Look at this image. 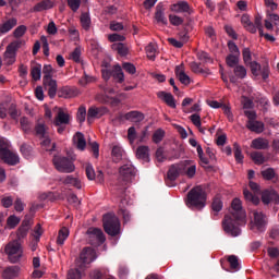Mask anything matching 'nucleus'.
I'll use <instances>...</instances> for the list:
<instances>
[{"label":"nucleus","instance_id":"obj_1","mask_svg":"<svg viewBox=\"0 0 279 279\" xmlns=\"http://www.w3.org/2000/svg\"><path fill=\"white\" fill-rule=\"evenodd\" d=\"M232 213L231 215H226L222 221V228L226 234L229 236H240L241 228L240 226H245V210H243V204L241 199L234 198L231 203Z\"/></svg>","mask_w":279,"mask_h":279},{"label":"nucleus","instance_id":"obj_2","mask_svg":"<svg viewBox=\"0 0 279 279\" xmlns=\"http://www.w3.org/2000/svg\"><path fill=\"white\" fill-rule=\"evenodd\" d=\"M186 206L192 210H202L206 206V192L202 186H195L187 193Z\"/></svg>","mask_w":279,"mask_h":279},{"label":"nucleus","instance_id":"obj_3","mask_svg":"<svg viewBox=\"0 0 279 279\" xmlns=\"http://www.w3.org/2000/svg\"><path fill=\"white\" fill-rule=\"evenodd\" d=\"M97 260V252L93 247H84L80 254L78 259H76L75 265L78 271H86L88 265Z\"/></svg>","mask_w":279,"mask_h":279},{"label":"nucleus","instance_id":"obj_4","mask_svg":"<svg viewBox=\"0 0 279 279\" xmlns=\"http://www.w3.org/2000/svg\"><path fill=\"white\" fill-rule=\"evenodd\" d=\"M4 252L12 264L20 263L23 258V245L19 240L9 242L4 247Z\"/></svg>","mask_w":279,"mask_h":279},{"label":"nucleus","instance_id":"obj_5","mask_svg":"<svg viewBox=\"0 0 279 279\" xmlns=\"http://www.w3.org/2000/svg\"><path fill=\"white\" fill-rule=\"evenodd\" d=\"M104 229L109 236H117V234L121 233V222L119 218L114 216V214H106L102 217Z\"/></svg>","mask_w":279,"mask_h":279},{"label":"nucleus","instance_id":"obj_6","mask_svg":"<svg viewBox=\"0 0 279 279\" xmlns=\"http://www.w3.org/2000/svg\"><path fill=\"white\" fill-rule=\"evenodd\" d=\"M52 162L60 173H73L75 171V163L66 157L57 155L53 157Z\"/></svg>","mask_w":279,"mask_h":279},{"label":"nucleus","instance_id":"obj_7","mask_svg":"<svg viewBox=\"0 0 279 279\" xmlns=\"http://www.w3.org/2000/svg\"><path fill=\"white\" fill-rule=\"evenodd\" d=\"M244 114L248 119L246 122L247 130L256 134H263V132H265V124L260 121H256V111L245 110Z\"/></svg>","mask_w":279,"mask_h":279},{"label":"nucleus","instance_id":"obj_8","mask_svg":"<svg viewBox=\"0 0 279 279\" xmlns=\"http://www.w3.org/2000/svg\"><path fill=\"white\" fill-rule=\"evenodd\" d=\"M266 227H267V220L263 215V211H258V210L253 211L251 230H254V231L257 230V232H265Z\"/></svg>","mask_w":279,"mask_h":279},{"label":"nucleus","instance_id":"obj_9","mask_svg":"<svg viewBox=\"0 0 279 279\" xmlns=\"http://www.w3.org/2000/svg\"><path fill=\"white\" fill-rule=\"evenodd\" d=\"M250 189L253 191L254 194H252L250 191L244 190V198L246 202H251V204H254L255 206H258L260 203V198L258 197V194L260 193V185L251 181L248 183Z\"/></svg>","mask_w":279,"mask_h":279},{"label":"nucleus","instance_id":"obj_10","mask_svg":"<svg viewBox=\"0 0 279 279\" xmlns=\"http://www.w3.org/2000/svg\"><path fill=\"white\" fill-rule=\"evenodd\" d=\"M87 236L90 245H101L106 242V235L99 228H89L87 230Z\"/></svg>","mask_w":279,"mask_h":279},{"label":"nucleus","instance_id":"obj_11","mask_svg":"<svg viewBox=\"0 0 279 279\" xmlns=\"http://www.w3.org/2000/svg\"><path fill=\"white\" fill-rule=\"evenodd\" d=\"M16 51H19V43L13 41L8 45L3 54L4 64L10 66L16 62Z\"/></svg>","mask_w":279,"mask_h":279},{"label":"nucleus","instance_id":"obj_12","mask_svg":"<svg viewBox=\"0 0 279 279\" xmlns=\"http://www.w3.org/2000/svg\"><path fill=\"white\" fill-rule=\"evenodd\" d=\"M181 171L182 175H186V178L193 179L195 178V173H197V166L193 160H185L181 162Z\"/></svg>","mask_w":279,"mask_h":279},{"label":"nucleus","instance_id":"obj_13","mask_svg":"<svg viewBox=\"0 0 279 279\" xmlns=\"http://www.w3.org/2000/svg\"><path fill=\"white\" fill-rule=\"evenodd\" d=\"M136 175V169L132 165H124L120 168V178L123 182H132Z\"/></svg>","mask_w":279,"mask_h":279},{"label":"nucleus","instance_id":"obj_14","mask_svg":"<svg viewBox=\"0 0 279 279\" xmlns=\"http://www.w3.org/2000/svg\"><path fill=\"white\" fill-rule=\"evenodd\" d=\"M262 202L263 204H278L279 203V195L276 190H266L262 194Z\"/></svg>","mask_w":279,"mask_h":279},{"label":"nucleus","instance_id":"obj_15","mask_svg":"<svg viewBox=\"0 0 279 279\" xmlns=\"http://www.w3.org/2000/svg\"><path fill=\"white\" fill-rule=\"evenodd\" d=\"M0 158L1 160H3V162H5L7 165H11L12 167H14V165H19L20 159H19V155L10 151L9 150H4L0 154Z\"/></svg>","mask_w":279,"mask_h":279},{"label":"nucleus","instance_id":"obj_16","mask_svg":"<svg viewBox=\"0 0 279 279\" xmlns=\"http://www.w3.org/2000/svg\"><path fill=\"white\" fill-rule=\"evenodd\" d=\"M69 123H71V116L68 112H64V110L59 109L54 118L53 124L57 126H60V125H69Z\"/></svg>","mask_w":279,"mask_h":279},{"label":"nucleus","instance_id":"obj_17","mask_svg":"<svg viewBox=\"0 0 279 279\" xmlns=\"http://www.w3.org/2000/svg\"><path fill=\"white\" fill-rule=\"evenodd\" d=\"M44 86L48 90L49 97L53 99L58 93V83L52 77L44 78Z\"/></svg>","mask_w":279,"mask_h":279},{"label":"nucleus","instance_id":"obj_18","mask_svg":"<svg viewBox=\"0 0 279 279\" xmlns=\"http://www.w3.org/2000/svg\"><path fill=\"white\" fill-rule=\"evenodd\" d=\"M105 114H108V109L106 107H90L87 111L88 119H100V117H104Z\"/></svg>","mask_w":279,"mask_h":279},{"label":"nucleus","instance_id":"obj_19","mask_svg":"<svg viewBox=\"0 0 279 279\" xmlns=\"http://www.w3.org/2000/svg\"><path fill=\"white\" fill-rule=\"evenodd\" d=\"M175 75L181 84L189 86L191 84V77L184 72V65L180 64L175 66Z\"/></svg>","mask_w":279,"mask_h":279},{"label":"nucleus","instance_id":"obj_20","mask_svg":"<svg viewBox=\"0 0 279 279\" xmlns=\"http://www.w3.org/2000/svg\"><path fill=\"white\" fill-rule=\"evenodd\" d=\"M171 12H175L177 14H182L184 12H191V5L186 1H179L172 5H170Z\"/></svg>","mask_w":279,"mask_h":279},{"label":"nucleus","instance_id":"obj_21","mask_svg":"<svg viewBox=\"0 0 279 279\" xmlns=\"http://www.w3.org/2000/svg\"><path fill=\"white\" fill-rule=\"evenodd\" d=\"M182 175V163L172 165L168 171V180L171 182L178 180Z\"/></svg>","mask_w":279,"mask_h":279},{"label":"nucleus","instance_id":"obj_22","mask_svg":"<svg viewBox=\"0 0 279 279\" xmlns=\"http://www.w3.org/2000/svg\"><path fill=\"white\" fill-rule=\"evenodd\" d=\"M77 95H80L77 87H63L60 90V97L64 99H73V97H77Z\"/></svg>","mask_w":279,"mask_h":279},{"label":"nucleus","instance_id":"obj_23","mask_svg":"<svg viewBox=\"0 0 279 279\" xmlns=\"http://www.w3.org/2000/svg\"><path fill=\"white\" fill-rule=\"evenodd\" d=\"M252 149H269V140L257 137L251 143Z\"/></svg>","mask_w":279,"mask_h":279},{"label":"nucleus","instance_id":"obj_24","mask_svg":"<svg viewBox=\"0 0 279 279\" xmlns=\"http://www.w3.org/2000/svg\"><path fill=\"white\" fill-rule=\"evenodd\" d=\"M54 5L51 0H43L33 8V12H45V10L53 9Z\"/></svg>","mask_w":279,"mask_h":279},{"label":"nucleus","instance_id":"obj_25","mask_svg":"<svg viewBox=\"0 0 279 279\" xmlns=\"http://www.w3.org/2000/svg\"><path fill=\"white\" fill-rule=\"evenodd\" d=\"M157 97L165 101V104H167V106H169L170 108H175V98H173V95H171V93L159 92L157 94Z\"/></svg>","mask_w":279,"mask_h":279},{"label":"nucleus","instance_id":"obj_26","mask_svg":"<svg viewBox=\"0 0 279 279\" xmlns=\"http://www.w3.org/2000/svg\"><path fill=\"white\" fill-rule=\"evenodd\" d=\"M73 143L76 145V148L80 149V151H84L86 149V138L82 134V132H77L73 136Z\"/></svg>","mask_w":279,"mask_h":279},{"label":"nucleus","instance_id":"obj_27","mask_svg":"<svg viewBox=\"0 0 279 279\" xmlns=\"http://www.w3.org/2000/svg\"><path fill=\"white\" fill-rule=\"evenodd\" d=\"M123 117L126 121H132L133 123H141L145 119V116L140 111H131Z\"/></svg>","mask_w":279,"mask_h":279},{"label":"nucleus","instance_id":"obj_28","mask_svg":"<svg viewBox=\"0 0 279 279\" xmlns=\"http://www.w3.org/2000/svg\"><path fill=\"white\" fill-rule=\"evenodd\" d=\"M19 271H21V268H19V266H10L3 270L2 278L4 279L16 278L19 276Z\"/></svg>","mask_w":279,"mask_h":279},{"label":"nucleus","instance_id":"obj_29","mask_svg":"<svg viewBox=\"0 0 279 279\" xmlns=\"http://www.w3.org/2000/svg\"><path fill=\"white\" fill-rule=\"evenodd\" d=\"M136 156L140 160H144V162H149V146L137 147Z\"/></svg>","mask_w":279,"mask_h":279},{"label":"nucleus","instance_id":"obj_30","mask_svg":"<svg viewBox=\"0 0 279 279\" xmlns=\"http://www.w3.org/2000/svg\"><path fill=\"white\" fill-rule=\"evenodd\" d=\"M155 19L160 25H168L169 23L167 16H165V10L160 5L157 7Z\"/></svg>","mask_w":279,"mask_h":279},{"label":"nucleus","instance_id":"obj_31","mask_svg":"<svg viewBox=\"0 0 279 279\" xmlns=\"http://www.w3.org/2000/svg\"><path fill=\"white\" fill-rule=\"evenodd\" d=\"M112 77L113 80H117L120 84H122V82H125V74H123V69H121V65L113 66Z\"/></svg>","mask_w":279,"mask_h":279},{"label":"nucleus","instance_id":"obj_32","mask_svg":"<svg viewBox=\"0 0 279 279\" xmlns=\"http://www.w3.org/2000/svg\"><path fill=\"white\" fill-rule=\"evenodd\" d=\"M145 51L148 60H156V56L158 53V47L156 46V44H148L145 48Z\"/></svg>","mask_w":279,"mask_h":279},{"label":"nucleus","instance_id":"obj_33","mask_svg":"<svg viewBox=\"0 0 279 279\" xmlns=\"http://www.w3.org/2000/svg\"><path fill=\"white\" fill-rule=\"evenodd\" d=\"M241 23L247 29V32H251V34H256V26L250 21V15H242Z\"/></svg>","mask_w":279,"mask_h":279},{"label":"nucleus","instance_id":"obj_34","mask_svg":"<svg viewBox=\"0 0 279 279\" xmlns=\"http://www.w3.org/2000/svg\"><path fill=\"white\" fill-rule=\"evenodd\" d=\"M14 27H16V19H11L0 25V34H8Z\"/></svg>","mask_w":279,"mask_h":279},{"label":"nucleus","instance_id":"obj_35","mask_svg":"<svg viewBox=\"0 0 279 279\" xmlns=\"http://www.w3.org/2000/svg\"><path fill=\"white\" fill-rule=\"evenodd\" d=\"M69 234H70L69 228H66V227L61 228L59 230V234L57 238V244L64 245V241H66V239H69Z\"/></svg>","mask_w":279,"mask_h":279},{"label":"nucleus","instance_id":"obj_36","mask_svg":"<svg viewBox=\"0 0 279 279\" xmlns=\"http://www.w3.org/2000/svg\"><path fill=\"white\" fill-rule=\"evenodd\" d=\"M31 75L35 82L40 81V77L43 75V65L36 63L31 71Z\"/></svg>","mask_w":279,"mask_h":279},{"label":"nucleus","instance_id":"obj_37","mask_svg":"<svg viewBox=\"0 0 279 279\" xmlns=\"http://www.w3.org/2000/svg\"><path fill=\"white\" fill-rule=\"evenodd\" d=\"M81 25H82L83 29H85V32L90 31V25H92L90 14H88V13L81 14Z\"/></svg>","mask_w":279,"mask_h":279},{"label":"nucleus","instance_id":"obj_38","mask_svg":"<svg viewBox=\"0 0 279 279\" xmlns=\"http://www.w3.org/2000/svg\"><path fill=\"white\" fill-rule=\"evenodd\" d=\"M63 184H71V186H75V189H82V182L73 175H66L63 179Z\"/></svg>","mask_w":279,"mask_h":279},{"label":"nucleus","instance_id":"obj_39","mask_svg":"<svg viewBox=\"0 0 279 279\" xmlns=\"http://www.w3.org/2000/svg\"><path fill=\"white\" fill-rule=\"evenodd\" d=\"M41 138H44V141L41 142V147H44L46 151H56V144H51V138H49V136L46 135Z\"/></svg>","mask_w":279,"mask_h":279},{"label":"nucleus","instance_id":"obj_40","mask_svg":"<svg viewBox=\"0 0 279 279\" xmlns=\"http://www.w3.org/2000/svg\"><path fill=\"white\" fill-rule=\"evenodd\" d=\"M234 75H236L240 80H245L247 77V70L243 65H235L233 70Z\"/></svg>","mask_w":279,"mask_h":279},{"label":"nucleus","instance_id":"obj_41","mask_svg":"<svg viewBox=\"0 0 279 279\" xmlns=\"http://www.w3.org/2000/svg\"><path fill=\"white\" fill-rule=\"evenodd\" d=\"M47 125L45 123H38L35 126V132L37 134V136H39V138H45L47 136Z\"/></svg>","mask_w":279,"mask_h":279},{"label":"nucleus","instance_id":"obj_42","mask_svg":"<svg viewBox=\"0 0 279 279\" xmlns=\"http://www.w3.org/2000/svg\"><path fill=\"white\" fill-rule=\"evenodd\" d=\"M111 154H112L113 160H116V162H119V160L123 158V148L119 145H116L113 146Z\"/></svg>","mask_w":279,"mask_h":279},{"label":"nucleus","instance_id":"obj_43","mask_svg":"<svg viewBox=\"0 0 279 279\" xmlns=\"http://www.w3.org/2000/svg\"><path fill=\"white\" fill-rule=\"evenodd\" d=\"M228 263L230 264V267L231 269H233V271H239V269H241V265L239 264V257H236V255L229 256Z\"/></svg>","mask_w":279,"mask_h":279},{"label":"nucleus","instance_id":"obj_44","mask_svg":"<svg viewBox=\"0 0 279 279\" xmlns=\"http://www.w3.org/2000/svg\"><path fill=\"white\" fill-rule=\"evenodd\" d=\"M251 158L255 162V165L265 163V155H263V153L254 151L251 154Z\"/></svg>","mask_w":279,"mask_h":279},{"label":"nucleus","instance_id":"obj_45","mask_svg":"<svg viewBox=\"0 0 279 279\" xmlns=\"http://www.w3.org/2000/svg\"><path fill=\"white\" fill-rule=\"evenodd\" d=\"M233 149H234V158L236 160V162H239L240 165L243 163V153L241 151V146L236 143L233 144Z\"/></svg>","mask_w":279,"mask_h":279},{"label":"nucleus","instance_id":"obj_46","mask_svg":"<svg viewBox=\"0 0 279 279\" xmlns=\"http://www.w3.org/2000/svg\"><path fill=\"white\" fill-rule=\"evenodd\" d=\"M211 208L216 214L221 213V210H223V202L221 201V198L219 197L214 198Z\"/></svg>","mask_w":279,"mask_h":279},{"label":"nucleus","instance_id":"obj_47","mask_svg":"<svg viewBox=\"0 0 279 279\" xmlns=\"http://www.w3.org/2000/svg\"><path fill=\"white\" fill-rule=\"evenodd\" d=\"M241 54H229L226 59L228 66L234 68L239 64V58Z\"/></svg>","mask_w":279,"mask_h":279},{"label":"nucleus","instance_id":"obj_48","mask_svg":"<svg viewBox=\"0 0 279 279\" xmlns=\"http://www.w3.org/2000/svg\"><path fill=\"white\" fill-rule=\"evenodd\" d=\"M190 121H192L193 125L197 128V130H204V126H202V117H199L198 113H194L190 117Z\"/></svg>","mask_w":279,"mask_h":279},{"label":"nucleus","instance_id":"obj_49","mask_svg":"<svg viewBox=\"0 0 279 279\" xmlns=\"http://www.w3.org/2000/svg\"><path fill=\"white\" fill-rule=\"evenodd\" d=\"M111 47L113 51H118L120 56H125L128 53V47L121 43L113 44Z\"/></svg>","mask_w":279,"mask_h":279},{"label":"nucleus","instance_id":"obj_50","mask_svg":"<svg viewBox=\"0 0 279 279\" xmlns=\"http://www.w3.org/2000/svg\"><path fill=\"white\" fill-rule=\"evenodd\" d=\"M162 138H165V130L158 129L157 131H155V133L153 134V143H162Z\"/></svg>","mask_w":279,"mask_h":279},{"label":"nucleus","instance_id":"obj_51","mask_svg":"<svg viewBox=\"0 0 279 279\" xmlns=\"http://www.w3.org/2000/svg\"><path fill=\"white\" fill-rule=\"evenodd\" d=\"M197 154H198V158L201 160V166L202 167H206V165H209L210 161L208 160V158H206L204 156V149L202 148V146H197Z\"/></svg>","mask_w":279,"mask_h":279},{"label":"nucleus","instance_id":"obj_52","mask_svg":"<svg viewBox=\"0 0 279 279\" xmlns=\"http://www.w3.org/2000/svg\"><path fill=\"white\" fill-rule=\"evenodd\" d=\"M169 21L171 25H174V27H178L184 23V20L175 14H170Z\"/></svg>","mask_w":279,"mask_h":279},{"label":"nucleus","instance_id":"obj_53","mask_svg":"<svg viewBox=\"0 0 279 279\" xmlns=\"http://www.w3.org/2000/svg\"><path fill=\"white\" fill-rule=\"evenodd\" d=\"M21 223V219L16 216H10L7 220V226L10 230H13V228L17 225Z\"/></svg>","mask_w":279,"mask_h":279},{"label":"nucleus","instance_id":"obj_54","mask_svg":"<svg viewBox=\"0 0 279 279\" xmlns=\"http://www.w3.org/2000/svg\"><path fill=\"white\" fill-rule=\"evenodd\" d=\"M262 175L264 180H274L276 178V171L272 168H268L262 171Z\"/></svg>","mask_w":279,"mask_h":279},{"label":"nucleus","instance_id":"obj_55","mask_svg":"<svg viewBox=\"0 0 279 279\" xmlns=\"http://www.w3.org/2000/svg\"><path fill=\"white\" fill-rule=\"evenodd\" d=\"M228 48L230 51V56H241V51L239 50V46L234 41H228Z\"/></svg>","mask_w":279,"mask_h":279},{"label":"nucleus","instance_id":"obj_56","mask_svg":"<svg viewBox=\"0 0 279 279\" xmlns=\"http://www.w3.org/2000/svg\"><path fill=\"white\" fill-rule=\"evenodd\" d=\"M246 66H250L253 75L258 76V73L260 71V64L256 61H251L250 63L246 64Z\"/></svg>","mask_w":279,"mask_h":279},{"label":"nucleus","instance_id":"obj_57","mask_svg":"<svg viewBox=\"0 0 279 279\" xmlns=\"http://www.w3.org/2000/svg\"><path fill=\"white\" fill-rule=\"evenodd\" d=\"M242 56H243L244 64H251V62H252V50H250V48H244L242 50Z\"/></svg>","mask_w":279,"mask_h":279},{"label":"nucleus","instance_id":"obj_58","mask_svg":"<svg viewBox=\"0 0 279 279\" xmlns=\"http://www.w3.org/2000/svg\"><path fill=\"white\" fill-rule=\"evenodd\" d=\"M82 49L75 48L74 51L70 54V59L74 62H82Z\"/></svg>","mask_w":279,"mask_h":279},{"label":"nucleus","instance_id":"obj_59","mask_svg":"<svg viewBox=\"0 0 279 279\" xmlns=\"http://www.w3.org/2000/svg\"><path fill=\"white\" fill-rule=\"evenodd\" d=\"M68 5L72 12H77V10H80V5H82V0H68Z\"/></svg>","mask_w":279,"mask_h":279},{"label":"nucleus","instance_id":"obj_60","mask_svg":"<svg viewBox=\"0 0 279 279\" xmlns=\"http://www.w3.org/2000/svg\"><path fill=\"white\" fill-rule=\"evenodd\" d=\"M254 27L256 28V32L258 29L259 32V36H263V17L260 16H255V21H254Z\"/></svg>","mask_w":279,"mask_h":279},{"label":"nucleus","instance_id":"obj_61","mask_svg":"<svg viewBox=\"0 0 279 279\" xmlns=\"http://www.w3.org/2000/svg\"><path fill=\"white\" fill-rule=\"evenodd\" d=\"M78 123H84L86 121V107H80L77 111Z\"/></svg>","mask_w":279,"mask_h":279},{"label":"nucleus","instance_id":"obj_62","mask_svg":"<svg viewBox=\"0 0 279 279\" xmlns=\"http://www.w3.org/2000/svg\"><path fill=\"white\" fill-rule=\"evenodd\" d=\"M197 58H198V60H201V62H206V63H211L213 62L210 56L207 52H204V51L198 52Z\"/></svg>","mask_w":279,"mask_h":279},{"label":"nucleus","instance_id":"obj_63","mask_svg":"<svg viewBox=\"0 0 279 279\" xmlns=\"http://www.w3.org/2000/svg\"><path fill=\"white\" fill-rule=\"evenodd\" d=\"M122 68L126 73H130V75H134V73H136V66L132 63H123Z\"/></svg>","mask_w":279,"mask_h":279},{"label":"nucleus","instance_id":"obj_64","mask_svg":"<svg viewBox=\"0 0 279 279\" xmlns=\"http://www.w3.org/2000/svg\"><path fill=\"white\" fill-rule=\"evenodd\" d=\"M68 279H82V272L77 269H70L68 272Z\"/></svg>","mask_w":279,"mask_h":279}]
</instances>
